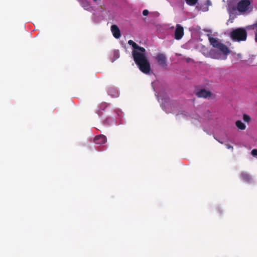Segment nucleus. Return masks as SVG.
Instances as JSON below:
<instances>
[{
    "mask_svg": "<svg viewBox=\"0 0 257 257\" xmlns=\"http://www.w3.org/2000/svg\"><path fill=\"white\" fill-rule=\"evenodd\" d=\"M83 2L81 3V5L83 7H88V3L86 0H83Z\"/></svg>",
    "mask_w": 257,
    "mask_h": 257,
    "instance_id": "nucleus-17",
    "label": "nucleus"
},
{
    "mask_svg": "<svg viewBox=\"0 0 257 257\" xmlns=\"http://www.w3.org/2000/svg\"><path fill=\"white\" fill-rule=\"evenodd\" d=\"M108 94L113 97H117L119 96V92L114 87H111L108 90Z\"/></svg>",
    "mask_w": 257,
    "mask_h": 257,
    "instance_id": "nucleus-10",
    "label": "nucleus"
},
{
    "mask_svg": "<svg viewBox=\"0 0 257 257\" xmlns=\"http://www.w3.org/2000/svg\"><path fill=\"white\" fill-rule=\"evenodd\" d=\"M106 106H107V104H106V103H102V104H101V107H102V108L103 110L104 109V108H105V107H106Z\"/></svg>",
    "mask_w": 257,
    "mask_h": 257,
    "instance_id": "nucleus-21",
    "label": "nucleus"
},
{
    "mask_svg": "<svg viewBox=\"0 0 257 257\" xmlns=\"http://www.w3.org/2000/svg\"><path fill=\"white\" fill-rule=\"evenodd\" d=\"M251 2L249 0H241L238 2L236 7H233L232 10L233 11H237L240 13H245L249 9Z\"/></svg>",
    "mask_w": 257,
    "mask_h": 257,
    "instance_id": "nucleus-4",
    "label": "nucleus"
},
{
    "mask_svg": "<svg viewBox=\"0 0 257 257\" xmlns=\"http://www.w3.org/2000/svg\"><path fill=\"white\" fill-rule=\"evenodd\" d=\"M115 59H116L115 58V59H114V60H113V61H114V60H115Z\"/></svg>",
    "mask_w": 257,
    "mask_h": 257,
    "instance_id": "nucleus-24",
    "label": "nucleus"
},
{
    "mask_svg": "<svg viewBox=\"0 0 257 257\" xmlns=\"http://www.w3.org/2000/svg\"><path fill=\"white\" fill-rule=\"evenodd\" d=\"M211 57L213 59H219L221 58L220 53H218L215 50H211L210 51Z\"/></svg>",
    "mask_w": 257,
    "mask_h": 257,
    "instance_id": "nucleus-11",
    "label": "nucleus"
},
{
    "mask_svg": "<svg viewBox=\"0 0 257 257\" xmlns=\"http://www.w3.org/2000/svg\"><path fill=\"white\" fill-rule=\"evenodd\" d=\"M206 5L207 6H211V2L210 0H207L206 2Z\"/></svg>",
    "mask_w": 257,
    "mask_h": 257,
    "instance_id": "nucleus-23",
    "label": "nucleus"
},
{
    "mask_svg": "<svg viewBox=\"0 0 257 257\" xmlns=\"http://www.w3.org/2000/svg\"><path fill=\"white\" fill-rule=\"evenodd\" d=\"M209 40L210 44L213 47L219 50L223 54L227 55L230 53L228 48L224 44L219 42L217 39L210 37Z\"/></svg>",
    "mask_w": 257,
    "mask_h": 257,
    "instance_id": "nucleus-3",
    "label": "nucleus"
},
{
    "mask_svg": "<svg viewBox=\"0 0 257 257\" xmlns=\"http://www.w3.org/2000/svg\"><path fill=\"white\" fill-rule=\"evenodd\" d=\"M94 2H96L97 0H93Z\"/></svg>",
    "mask_w": 257,
    "mask_h": 257,
    "instance_id": "nucleus-26",
    "label": "nucleus"
},
{
    "mask_svg": "<svg viewBox=\"0 0 257 257\" xmlns=\"http://www.w3.org/2000/svg\"><path fill=\"white\" fill-rule=\"evenodd\" d=\"M235 124L240 130H244L245 129V125L241 120H237L235 122Z\"/></svg>",
    "mask_w": 257,
    "mask_h": 257,
    "instance_id": "nucleus-13",
    "label": "nucleus"
},
{
    "mask_svg": "<svg viewBox=\"0 0 257 257\" xmlns=\"http://www.w3.org/2000/svg\"><path fill=\"white\" fill-rule=\"evenodd\" d=\"M106 137L103 135L97 136L94 139V142L99 145L104 144L106 142Z\"/></svg>",
    "mask_w": 257,
    "mask_h": 257,
    "instance_id": "nucleus-8",
    "label": "nucleus"
},
{
    "mask_svg": "<svg viewBox=\"0 0 257 257\" xmlns=\"http://www.w3.org/2000/svg\"><path fill=\"white\" fill-rule=\"evenodd\" d=\"M156 60L158 64L163 67L167 66V59L166 56L163 54H159L156 56Z\"/></svg>",
    "mask_w": 257,
    "mask_h": 257,
    "instance_id": "nucleus-6",
    "label": "nucleus"
},
{
    "mask_svg": "<svg viewBox=\"0 0 257 257\" xmlns=\"http://www.w3.org/2000/svg\"><path fill=\"white\" fill-rule=\"evenodd\" d=\"M111 31L114 38L118 39L120 37V31L116 25H112L111 27Z\"/></svg>",
    "mask_w": 257,
    "mask_h": 257,
    "instance_id": "nucleus-9",
    "label": "nucleus"
},
{
    "mask_svg": "<svg viewBox=\"0 0 257 257\" xmlns=\"http://www.w3.org/2000/svg\"><path fill=\"white\" fill-rule=\"evenodd\" d=\"M149 14V11L147 10H144L143 11V15L144 16H147Z\"/></svg>",
    "mask_w": 257,
    "mask_h": 257,
    "instance_id": "nucleus-20",
    "label": "nucleus"
},
{
    "mask_svg": "<svg viewBox=\"0 0 257 257\" xmlns=\"http://www.w3.org/2000/svg\"><path fill=\"white\" fill-rule=\"evenodd\" d=\"M243 119L245 121L248 122L250 120V118L247 114H243Z\"/></svg>",
    "mask_w": 257,
    "mask_h": 257,
    "instance_id": "nucleus-15",
    "label": "nucleus"
},
{
    "mask_svg": "<svg viewBox=\"0 0 257 257\" xmlns=\"http://www.w3.org/2000/svg\"><path fill=\"white\" fill-rule=\"evenodd\" d=\"M186 4L189 6H194L196 4L198 0H185Z\"/></svg>",
    "mask_w": 257,
    "mask_h": 257,
    "instance_id": "nucleus-14",
    "label": "nucleus"
},
{
    "mask_svg": "<svg viewBox=\"0 0 257 257\" xmlns=\"http://www.w3.org/2000/svg\"><path fill=\"white\" fill-rule=\"evenodd\" d=\"M230 37L234 41L240 42L246 40L247 32L246 30L241 28L232 30L230 33Z\"/></svg>",
    "mask_w": 257,
    "mask_h": 257,
    "instance_id": "nucleus-2",
    "label": "nucleus"
},
{
    "mask_svg": "<svg viewBox=\"0 0 257 257\" xmlns=\"http://www.w3.org/2000/svg\"><path fill=\"white\" fill-rule=\"evenodd\" d=\"M241 179L245 181L249 182L251 180V177L250 175L246 173L242 172L240 174Z\"/></svg>",
    "mask_w": 257,
    "mask_h": 257,
    "instance_id": "nucleus-12",
    "label": "nucleus"
},
{
    "mask_svg": "<svg viewBox=\"0 0 257 257\" xmlns=\"http://www.w3.org/2000/svg\"><path fill=\"white\" fill-rule=\"evenodd\" d=\"M226 147L227 149H231V150H233V147L230 146V145H228V144H226Z\"/></svg>",
    "mask_w": 257,
    "mask_h": 257,
    "instance_id": "nucleus-22",
    "label": "nucleus"
},
{
    "mask_svg": "<svg viewBox=\"0 0 257 257\" xmlns=\"http://www.w3.org/2000/svg\"><path fill=\"white\" fill-rule=\"evenodd\" d=\"M184 35V29L179 24H177L175 31V38L176 40L181 39Z\"/></svg>",
    "mask_w": 257,
    "mask_h": 257,
    "instance_id": "nucleus-5",
    "label": "nucleus"
},
{
    "mask_svg": "<svg viewBox=\"0 0 257 257\" xmlns=\"http://www.w3.org/2000/svg\"><path fill=\"white\" fill-rule=\"evenodd\" d=\"M252 26L256 29V31L255 33V40L257 42V22L254 23Z\"/></svg>",
    "mask_w": 257,
    "mask_h": 257,
    "instance_id": "nucleus-16",
    "label": "nucleus"
},
{
    "mask_svg": "<svg viewBox=\"0 0 257 257\" xmlns=\"http://www.w3.org/2000/svg\"><path fill=\"white\" fill-rule=\"evenodd\" d=\"M211 95V92L210 91L206 90L205 89H201L196 92V95L198 97H203L206 98L208 97H210Z\"/></svg>",
    "mask_w": 257,
    "mask_h": 257,
    "instance_id": "nucleus-7",
    "label": "nucleus"
},
{
    "mask_svg": "<svg viewBox=\"0 0 257 257\" xmlns=\"http://www.w3.org/2000/svg\"><path fill=\"white\" fill-rule=\"evenodd\" d=\"M115 59H116L115 58V59H114V60H113V61H114V60H115Z\"/></svg>",
    "mask_w": 257,
    "mask_h": 257,
    "instance_id": "nucleus-25",
    "label": "nucleus"
},
{
    "mask_svg": "<svg viewBox=\"0 0 257 257\" xmlns=\"http://www.w3.org/2000/svg\"><path fill=\"white\" fill-rule=\"evenodd\" d=\"M128 44L132 46L134 50L132 55L134 60L140 70L145 74H149L151 66L146 55V50L132 40L128 41Z\"/></svg>",
    "mask_w": 257,
    "mask_h": 257,
    "instance_id": "nucleus-1",
    "label": "nucleus"
},
{
    "mask_svg": "<svg viewBox=\"0 0 257 257\" xmlns=\"http://www.w3.org/2000/svg\"><path fill=\"white\" fill-rule=\"evenodd\" d=\"M114 56L115 57V59H117L119 57V54L118 51H114Z\"/></svg>",
    "mask_w": 257,
    "mask_h": 257,
    "instance_id": "nucleus-19",
    "label": "nucleus"
},
{
    "mask_svg": "<svg viewBox=\"0 0 257 257\" xmlns=\"http://www.w3.org/2000/svg\"><path fill=\"white\" fill-rule=\"evenodd\" d=\"M252 0H249V1L251 2Z\"/></svg>",
    "mask_w": 257,
    "mask_h": 257,
    "instance_id": "nucleus-27",
    "label": "nucleus"
},
{
    "mask_svg": "<svg viewBox=\"0 0 257 257\" xmlns=\"http://www.w3.org/2000/svg\"><path fill=\"white\" fill-rule=\"evenodd\" d=\"M251 154L253 156H257V149H253L251 151Z\"/></svg>",
    "mask_w": 257,
    "mask_h": 257,
    "instance_id": "nucleus-18",
    "label": "nucleus"
}]
</instances>
